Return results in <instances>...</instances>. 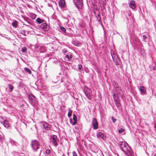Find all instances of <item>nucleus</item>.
<instances>
[{"mask_svg":"<svg viewBox=\"0 0 156 156\" xmlns=\"http://www.w3.org/2000/svg\"><path fill=\"white\" fill-rule=\"evenodd\" d=\"M118 144L121 150L127 156H134V153L131 151L128 144L124 141L119 142Z\"/></svg>","mask_w":156,"mask_h":156,"instance_id":"f257e3e1","label":"nucleus"},{"mask_svg":"<svg viewBox=\"0 0 156 156\" xmlns=\"http://www.w3.org/2000/svg\"><path fill=\"white\" fill-rule=\"evenodd\" d=\"M31 146L34 151H40L39 155H40L41 152V147L38 141L36 140H32L31 143Z\"/></svg>","mask_w":156,"mask_h":156,"instance_id":"f03ea898","label":"nucleus"},{"mask_svg":"<svg viewBox=\"0 0 156 156\" xmlns=\"http://www.w3.org/2000/svg\"><path fill=\"white\" fill-rule=\"evenodd\" d=\"M111 55L113 61L115 63L116 66H119L120 65V60L118 58L116 53L114 51H111Z\"/></svg>","mask_w":156,"mask_h":156,"instance_id":"7ed1b4c3","label":"nucleus"},{"mask_svg":"<svg viewBox=\"0 0 156 156\" xmlns=\"http://www.w3.org/2000/svg\"><path fill=\"white\" fill-rule=\"evenodd\" d=\"M50 142L55 146L58 145V142L59 141L56 135H51L49 139Z\"/></svg>","mask_w":156,"mask_h":156,"instance_id":"20e7f679","label":"nucleus"},{"mask_svg":"<svg viewBox=\"0 0 156 156\" xmlns=\"http://www.w3.org/2000/svg\"><path fill=\"white\" fill-rule=\"evenodd\" d=\"M121 88L120 87H115V92L113 94V97L114 98V96L118 98H119L121 96Z\"/></svg>","mask_w":156,"mask_h":156,"instance_id":"39448f33","label":"nucleus"},{"mask_svg":"<svg viewBox=\"0 0 156 156\" xmlns=\"http://www.w3.org/2000/svg\"><path fill=\"white\" fill-rule=\"evenodd\" d=\"M84 92L88 99H90L92 95L91 90L87 87H85L83 90Z\"/></svg>","mask_w":156,"mask_h":156,"instance_id":"423d86ee","label":"nucleus"},{"mask_svg":"<svg viewBox=\"0 0 156 156\" xmlns=\"http://www.w3.org/2000/svg\"><path fill=\"white\" fill-rule=\"evenodd\" d=\"M74 3L78 9H81L83 6V0H74Z\"/></svg>","mask_w":156,"mask_h":156,"instance_id":"0eeeda50","label":"nucleus"},{"mask_svg":"<svg viewBox=\"0 0 156 156\" xmlns=\"http://www.w3.org/2000/svg\"><path fill=\"white\" fill-rule=\"evenodd\" d=\"M28 98L30 100L31 104H35L37 103V99L34 95L33 94H31L30 95H28Z\"/></svg>","mask_w":156,"mask_h":156,"instance_id":"6e6552de","label":"nucleus"},{"mask_svg":"<svg viewBox=\"0 0 156 156\" xmlns=\"http://www.w3.org/2000/svg\"><path fill=\"white\" fill-rule=\"evenodd\" d=\"M92 124L93 126V128L94 129H97L98 128V123L97 119L94 118L92 120Z\"/></svg>","mask_w":156,"mask_h":156,"instance_id":"1a4fd4ad","label":"nucleus"},{"mask_svg":"<svg viewBox=\"0 0 156 156\" xmlns=\"http://www.w3.org/2000/svg\"><path fill=\"white\" fill-rule=\"evenodd\" d=\"M41 27L43 30L45 31H48L50 28L49 26L45 23H43L41 25Z\"/></svg>","mask_w":156,"mask_h":156,"instance_id":"9d476101","label":"nucleus"},{"mask_svg":"<svg viewBox=\"0 0 156 156\" xmlns=\"http://www.w3.org/2000/svg\"><path fill=\"white\" fill-rule=\"evenodd\" d=\"M114 99L115 103V105L117 108H119L121 105L120 100L119 98L116 97L114 96Z\"/></svg>","mask_w":156,"mask_h":156,"instance_id":"9b49d317","label":"nucleus"},{"mask_svg":"<svg viewBox=\"0 0 156 156\" xmlns=\"http://www.w3.org/2000/svg\"><path fill=\"white\" fill-rule=\"evenodd\" d=\"M97 136L98 138H101L103 140H105L106 138V136H104L103 133L100 132L98 133Z\"/></svg>","mask_w":156,"mask_h":156,"instance_id":"f8f14e48","label":"nucleus"},{"mask_svg":"<svg viewBox=\"0 0 156 156\" xmlns=\"http://www.w3.org/2000/svg\"><path fill=\"white\" fill-rule=\"evenodd\" d=\"M43 126L46 130H48L51 129V126L46 123L43 124Z\"/></svg>","mask_w":156,"mask_h":156,"instance_id":"ddd939ff","label":"nucleus"},{"mask_svg":"<svg viewBox=\"0 0 156 156\" xmlns=\"http://www.w3.org/2000/svg\"><path fill=\"white\" fill-rule=\"evenodd\" d=\"M129 6L130 8L133 9H135L136 8L135 2L133 1H131L130 3L129 4Z\"/></svg>","mask_w":156,"mask_h":156,"instance_id":"4468645a","label":"nucleus"},{"mask_svg":"<svg viewBox=\"0 0 156 156\" xmlns=\"http://www.w3.org/2000/svg\"><path fill=\"white\" fill-rule=\"evenodd\" d=\"M2 123L3 126L6 128H8L10 127V125L8 121L5 120Z\"/></svg>","mask_w":156,"mask_h":156,"instance_id":"2eb2a0df","label":"nucleus"},{"mask_svg":"<svg viewBox=\"0 0 156 156\" xmlns=\"http://www.w3.org/2000/svg\"><path fill=\"white\" fill-rule=\"evenodd\" d=\"M59 5L61 7H64L65 5V1L64 0H61L59 2Z\"/></svg>","mask_w":156,"mask_h":156,"instance_id":"dca6fc26","label":"nucleus"},{"mask_svg":"<svg viewBox=\"0 0 156 156\" xmlns=\"http://www.w3.org/2000/svg\"><path fill=\"white\" fill-rule=\"evenodd\" d=\"M140 90L141 93V94H142L143 93H144L146 91V89L145 87H144L141 86L140 87Z\"/></svg>","mask_w":156,"mask_h":156,"instance_id":"f3484780","label":"nucleus"},{"mask_svg":"<svg viewBox=\"0 0 156 156\" xmlns=\"http://www.w3.org/2000/svg\"><path fill=\"white\" fill-rule=\"evenodd\" d=\"M36 21L38 23H43L44 22V21L43 20L39 18H37L36 19Z\"/></svg>","mask_w":156,"mask_h":156,"instance_id":"a211bd4d","label":"nucleus"},{"mask_svg":"<svg viewBox=\"0 0 156 156\" xmlns=\"http://www.w3.org/2000/svg\"><path fill=\"white\" fill-rule=\"evenodd\" d=\"M65 58H67L68 60H69L71 59L73 55L71 54L69 55H67L65 56Z\"/></svg>","mask_w":156,"mask_h":156,"instance_id":"6ab92c4d","label":"nucleus"},{"mask_svg":"<svg viewBox=\"0 0 156 156\" xmlns=\"http://www.w3.org/2000/svg\"><path fill=\"white\" fill-rule=\"evenodd\" d=\"M12 25L14 27H17L18 25L17 21H13L12 23Z\"/></svg>","mask_w":156,"mask_h":156,"instance_id":"aec40b11","label":"nucleus"},{"mask_svg":"<svg viewBox=\"0 0 156 156\" xmlns=\"http://www.w3.org/2000/svg\"><path fill=\"white\" fill-rule=\"evenodd\" d=\"M8 87L9 89V91L10 92H12L13 88V86L11 84H9L8 85Z\"/></svg>","mask_w":156,"mask_h":156,"instance_id":"412c9836","label":"nucleus"},{"mask_svg":"<svg viewBox=\"0 0 156 156\" xmlns=\"http://www.w3.org/2000/svg\"><path fill=\"white\" fill-rule=\"evenodd\" d=\"M96 17L98 19V21L100 23L101 22V17L100 16V14H98L97 16H96Z\"/></svg>","mask_w":156,"mask_h":156,"instance_id":"4be33fe9","label":"nucleus"},{"mask_svg":"<svg viewBox=\"0 0 156 156\" xmlns=\"http://www.w3.org/2000/svg\"><path fill=\"white\" fill-rule=\"evenodd\" d=\"M24 70L26 72H28L30 74L31 73V71L30 70L27 68H25Z\"/></svg>","mask_w":156,"mask_h":156,"instance_id":"5701e85b","label":"nucleus"},{"mask_svg":"<svg viewBox=\"0 0 156 156\" xmlns=\"http://www.w3.org/2000/svg\"><path fill=\"white\" fill-rule=\"evenodd\" d=\"M27 48L24 47L22 48L21 51L23 52L26 53L27 52Z\"/></svg>","mask_w":156,"mask_h":156,"instance_id":"b1692460","label":"nucleus"},{"mask_svg":"<svg viewBox=\"0 0 156 156\" xmlns=\"http://www.w3.org/2000/svg\"><path fill=\"white\" fill-rule=\"evenodd\" d=\"M99 1L103 6L105 5L106 3V0H99Z\"/></svg>","mask_w":156,"mask_h":156,"instance_id":"393cba45","label":"nucleus"},{"mask_svg":"<svg viewBox=\"0 0 156 156\" xmlns=\"http://www.w3.org/2000/svg\"><path fill=\"white\" fill-rule=\"evenodd\" d=\"M60 29L64 33H65L66 32V29L62 26H60Z\"/></svg>","mask_w":156,"mask_h":156,"instance_id":"a878e982","label":"nucleus"},{"mask_svg":"<svg viewBox=\"0 0 156 156\" xmlns=\"http://www.w3.org/2000/svg\"><path fill=\"white\" fill-rule=\"evenodd\" d=\"M72 113V111L70 109L69 110V112L68 114V116L69 117H70L71 116Z\"/></svg>","mask_w":156,"mask_h":156,"instance_id":"bb28decb","label":"nucleus"},{"mask_svg":"<svg viewBox=\"0 0 156 156\" xmlns=\"http://www.w3.org/2000/svg\"><path fill=\"white\" fill-rule=\"evenodd\" d=\"M73 120L74 121H77V119L76 115L75 114H73Z\"/></svg>","mask_w":156,"mask_h":156,"instance_id":"cd10ccee","label":"nucleus"},{"mask_svg":"<svg viewBox=\"0 0 156 156\" xmlns=\"http://www.w3.org/2000/svg\"><path fill=\"white\" fill-rule=\"evenodd\" d=\"M45 152H46V154H49L51 153V151L50 150H49V149H47L46 151Z\"/></svg>","mask_w":156,"mask_h":156,"instance_id":"c85d7f7f","label":"nucleus"},{"mask_svg":"<svg viewBox=\"0 0 156 156\" xmlns=\"http://www.w3.org/2000/svg\"><path fill=\"white\" fill-rule=\"evenodd\" d=\"M111 119L113 123H115L116 121V119L115 118L113 117H112Z\"/></svg>","mask_w":156,"mask_h":156,"instance_id":"c756f323","label":"nucleus"},{"mask_svg":"<svg viewBox=\"0 0 156 156\" xmlns=\"http://www.w3.org/2000/svg\"><path fill=\"white\" fill-rule=\"evenodd\" d=\"M124 131V130L122 129L121 128L120 130H119V133H121Z\"/></svg>","mask_w":156,"mask_h":156,"instance_id":"7c9ffc66","label":"nucleus"},{"mask_svg":"<svg viewBox=\"0 0 156 156\" xmlns=\"http://www.w3.org/2000/svg\"><path fill=\"white\" fill-rule=\"evenodd\" d=\"M143 40L144 41H146L145 40L146 39H147V36L145 35H144L143 36Z\"/></svg>","mask_w":156,"mask_h":156,"instance_id":"2f4dec72","label":"nucleus"},{"mask_svg":"<svg viewBox=\"0 0 156 156\" xmlns=\"http://www.w3.org/2000/svg\"><path fill=\"white\" fill-rule=\"evenodd\" d=\"M73 156H78L76 153L75 151L73 152Z\"/></svg>","mask_w":156,"mask_h":156,"instance_id":"473e14b6","label":"nucleus"},{"mask_svg":"<svg viewBox=\"0 0 156 156\" xmlns=\"http://www.w3.org/2000/svg\"><path fill=\"white\" fill-rule=\"evenodd\" d=\"M82 66L81 65H78V69L79 70H81V68H82Z\"/></svg>","mask_w":156,"mask_h":156,"instance_id":"72a5a7b5","label":"nucleus"},{"mask_svg":"<svg viewBox=\"0 0 156 156\" xmlns=\"http://www.w3.org/2000/svg\"><path fill=\"white\" fill-rule=\"evenodd\" d=\"M62 52L64 53H65L67 52V51L65 49H63L62 50Z\"/></svg>","mask_w":156,"mask_h":156,"instance_id":"f704fd0d","label":"nucleus"},{"mask_svg":"<svg viewBox=\"0 0 156 156\" xmlns=\"http://www.w3.org/2000/svg\"><path fill=\"white\" fill-rule=\"evenodd\" d=\"M76 122L77 121H74V122L72 123V125L73 126H74L76 124Z\"/></svg>","mask_w":156,"mask_h":156,"instance_id":"c9c22d12","label":"nucleus"},{"mask_svg":"<svg viewBox=\"0 0 156 156\" xmlns=\"http://www.w3.org/2000/svg\"><path fill=\"white\" fill-rule=\"evenodd\" d=\"M25 31L24 30H22L21 31V34L25 35Z\"/></svg>","mask_w":156,"mask_h":156,"instance_id":"e433bc0d","label":"nucleus"},{"mask_svg":"<svg viewBox=\"0 0 156 156\" xmlns=\"http://www.w3.org/2000/svg\"><path fill=\"white\" fill-rule=\"evenodd\" d=\"M154 156H156V154H154Z\"/></svg>","mask_w":156,"mask_h":156,"instance_id":"4c0bfd02","label":"nucleus"},{"mask_svg":"<svg viewBox=\"0 0 156 156\" xmlns=\"http://www.w3.org/2000/svg\"><path fill=\"white\" fill-rule=\"evenodd\" d=\"M34 16H35V17H36V15L34 14Z\"/></svg>","mask_w":156,"mask_h":156,"instance_id":"58836bf2","label":"nucleus"},{"mask_svg":"<svg viewBox=\"0 0 156 156\" xmlns=\"http://www.w3.org/2000/svg\"><path fill=\"white\" fill-rule=\"evenodd\" d=\"M64 155V154H63V155H62V156H63Z\"/></svg>","mask_w":156,"mask_h":156,"instance_id":"ea45409f","label":"nucleus"}]
</instances>
